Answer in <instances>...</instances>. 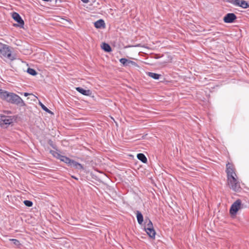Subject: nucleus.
Masks as SVG:
<instances>
[{
    "label": "nucleus",
    "mask_w": 249,
    "mask_h": 249,
    "mask_svg": "<svg viewBox=\"0 0 249 249\" xmlns=\"http://www.w3.org/2000/svg\"><path fill=\"white\" fill-rule=\"evenodd\" d=\"M0 56L9 61L16 60L17 55L13 52V49L6 44H3L0 48Z\"/></svg>",
    "instance_id": "nucleus-1"
},
{
    "label": "nucleus",
    "mask_w": 249,
    "mask_h": 249,
    "mask_svg": "<svg viewBox=\"0 0 249 249\" xmlns=\"http://www.w3.org/2000/svg\"><path fill=\"white\" fill-rule=\"evenodd\" d=\"M227 180L228 185L231 189L235 192L239 191L241 189L240 183L237 180L236 176L229 177Z\"/></svg>",
    "instance_id": "nucleus-2"
},
{
    "label": "nucleus",
    "mask_w": 249,
    "mask_h": 249,
    "mask_svg": "<svg viewBox=\"0 0 249 249\" xmlns=\"http://www.w3.org/2000/svg\"><path fill=\"white\" fill-rule=\"evenodd\" d=\"M7 102L16 104L20 107L25 106V103L23 100L18 95L12 92Z\"/></svg>",
    "instance_id": "nucleus-3"
},
{
    "label": "nucleus",
    "mask_w": 249,
    "mask_h": 249,
    "mask_svg": "<svg viewBox=\"0 0 249 249\" xmlns=\"http://www.w3.org/2000/svg\"><path fill=\"white\" fill-rule=\"evenodd\" d=\"M13 122V118L4 115H0V126L2 127H7Z\"/></svg>",
    "instance_id": "nucleus-4"
},
{
    "label": "nucleus",
    "mask_w": 249,
    "mask_h": 249,
    "mask_svg": "<svg viewBox=\"0 0 249 249\" xmlns=\"http://www.w3.org/2000/svg\"><path fill=\"white\" fill-rule=\"evenodd\" d=\"M241 205V201L239 199L236 200L231 205L230 209L231 214H235L240 209Z\"/></svg>",
    "instance_id": "nucleus-5"
},
{
    "label": "nucleus",
    "mask_w": 249,
    "mask_h": 249,
    "mask_svg": "<svg viewBox=\"0 0 249 249\" xmlns=\"http://www.w3.org/2000/svg\"><path fill=\"white\" fill-rule=\"evenodd\" d=\"M12 17L18 23V26L22 28L23 27L24 22L18 13L13 12Z\"/></svg>",
    "instance_id": "nucleus-6"
},
{
    "label": "nucleus",
    "mask_w": 249,
    "mask_h": 249,
    "mask_svg": "<svg viewBox=\"0 0 249 249\" xmlns=\"http://www.w3.org/2000/svg\"><path fill=\"white\" fill-rule=\"evenodd\" d=\"M226 173L227 174V178L236 176L233 165L230 163L226 165Z\"/></svg>",
    "instance_id": "nucleus-7"
},
{
    "label": "nucleus",
    "mask_w": 249,
    "mask_h": 249,
    "mask_svg": "<svg viewBox=\"0 0 249 249\" xmlns=\"http://www.w3.org/2000/svg\"><path fill=\"white\" fill-rule=\"evenodd\" d=\"M236 18L234 14L228 13L224 17L223 20L225 23H232Z\"/></svg>",
    "instance_id": "nucleus-8"
},
{
    "label": "nucleus",
    "mask_w": 249,
    "mask_h": 249,
    "mask_svg": "<svg viewBox=\"0 0 249 249\" xmlns=\"http://www.w3.org/2000/svg\"><path fill=\"white\" fill-rule=\"evenodd\" d=\"M53 155L58 159H59L61 161H62L70 165L71 161V160L70 158L66 156H62L57 152H55V154Z\"/></svg>",
    "instance_id": "nucleus-9"
},
{
    "label": "nucleus",
    "mask_w": 249,
    "mask_h": 249,
    "mask_svg": "<svg viewBox=\"0 0 249 249\" xmlns=\"http://www.w3.org/2000/svg\"><path fill=\"white\" fill-rule=\"evenodd\" d=\"M11 92H8L7 91L3 90L0 89V97L7 101Z\"/></svg>",
    "instance_id": "nucleus-10"
},
{
    "label": "nucleus",
    "mask_w": 249,
    "mask_h": 249,
    "mask_svg": "<svg viewBox=\"0 0 249 249\" xmlns=\"http://www.w3.org/2000/svg\"><path fill=\"white\" fill-rule=\"evenodd\" d=\"M76 90L77 91H78L79 92H80V93H81L84 95L89 96V95H90L91 94V91L90 90H89V89L86 90V89H85L81 87L76 88Z\"/></svg>",
    "instance_id": "nucleus-11"
},
{
    "label": "nucleus",
    "mask_w": 249,
    "mask_h": 249,
    "mask_svg": "<svg viewBox=\"0 0 249 249\" xmlns=\"http://www.w3.org/2000/svg\"><path fill=\"white\" fill-rule=\"evenodd\" d=\"M145 231L151 238H155L156 232L154 228H145Z\"/></svg>",
    "instance_id": "nucleus-12"
},
{
    "label": "nucleus",
    "mask_w": 249,
    "mask_h": 249,
    "mask_svg": "<svg viewBox=\"0 0 249 249\" xmlns=\"http://www.w3.org/2000/svg\"><path fill=\"white\" fill-rule=\"evenodd\" d=\"M94 26L96 28H101L105 27V22L103 19H99L94 23Z\"/></svg>",
    "instance_id": "nucleus-13"
},
{
    "label": "nucleus",
    "mask_w": 249,
    "mask_h": 249,
    "mask_svg": "<svg viewBox=\"0 0 249 249\" xmlns=\"http://www.w3.org/2000/svg\"><path fill=\"white\" fill-rule=\"evenodd\" d=\"M136 214H137V221H138V223L139 224H142V222H143V218L142 214L139 211H137Z\"/></svg>",
    "instance_id": "nucleus-14"
},
{
    "label": "nucleus",
    "mask_w": 249,
    "mask_h": 249,
    "mask_svg": "<svg viewBox=\"0 0 249 249\" xmlns=\"http://www.w3.org/2000/svg\"><path fill=\"white\" fill-rule=\"evenodd\" d=\"M137 158L143 163H146L147 160L145 156L142 153L137 154Z\"/></svg>",
    "instance_id": "nucleus-15"
},
{
    "label": "nucleus",
    "mask_w": 249,
    "mask_h": 249,
    "mask_svg": "<svg viewBox=\"0 0 249 249\" xmlns=\"http://www.w3.org/2000/svg\"><path fill=\"white\" fill-rule=\"evenodd\" d=\"M101 48L107 52H109L111 51L110 46L106 43H103L101 45Z\"/></svg>",
    "instance_id": "nucleus-16"
},
{
    "label": "nucleus",
    "mask_w": 249,
    "mask_h": 249,
    "mask_svg": "<svg viewBox=\"0 0 249 249\" xmlns=\"http://www.w3.org/2000/svg\"><path fill=\"white\" fill-rule=\"evenodd\" d=\"M147 74L149 76L152 77V78H153L154 79H156V80L159 79L160 76V74H157L156 73H154V72H147Z\"/></svg>",
    "instance_id": "nucleus-17"
},
{
    "label": "nucleus",
    "mask_w": 249,
    "mask_h": 249,
    "mask_svg": "<svg viewBox=\"0 0 249 249\" xmlns=\"http://www.w3.org/2000/svg\"><path fill=\"white\" fill-rule=\"evenodd\" d=\"M238 6L245 9L249 7V5L246 1L240 0L239 5Z\"/></svg>",
    "instance_id": "nucleus-18"
},
{
    "label": "nucleus",
    "mask_w": 249,
    "mask_h": 249,
    "mask_svg": "<svg viewBox=\"0 0 249 249\" xmlns=\"http://www.w3.org/2000/svg\"><path fill=\"white\" fill-rule=\"evenodd\" d=\"M227 1L234 5L238 6L239 5L240 0H227Z\"/></svg>",
    "instance_id": "nucleus-19"
},
{
    "label": "nucleus",
    "mask_w": 249,
    "mask_h": 249,
    "mask_svg": "<svg viewBox=\"0 0 249 249\" xmlns=\"http://www.w3.org/2000/svg\"><path fill=\"white\" fill-rule=\"evenodd\" d=\"M27 72L29 74L32 75L33 76H35V75H36L37 74V72H36V71L34 69H32V68H28V69L27 70Z\"/></svg>",
    "instance_id": "nucleus-20"
},
{
    "label": "nucleus",
    "mask_w": 249,
    "mask_h": 249,
    "mask_svg": "<svg viewBox=\"0 0 249 249\" xmlns=\"http://www.w3.org/2000/svg\"><path fill=\"white\" fill-rule=\"evenodd\" d=\"M9 240L12 242L13 244L17 247H19L21 245L19 241L16 239H10Z\"/></svg>",
    "instance_id": "nucleus-21"
},
{
    "label": "nucleus",
    "mask_w": 249,
    "mask_h": 249,
    "mask_svg": "<svg viewBox=\"0 0 249 249\" xmlns=\"http://www.w3.org/2000/svg\"><path fill=\"white\" fill-rule=\"evenodd\" d=\"M70 165L76 168L77 166L79 165V163H78L73 160H71Z\"/></svg>",
    "instance_id": "nucleus-22"
},
{
    "label": "nucleus",
    "mask_w": 249,
    "mask_h": 249,
    "mask_svg": "<svg viewBox=\"0 0 249 249\" xmlns=\"http://www.w3.org/2000/svg\"><path fill=\"white\" fill-rule=\"evenodd\" d=\"M23 202H24V204L26 206H28V207H31V206H32V205L33 204V202L30 200H24Z\"/></svg>",
    "instance_id": "nucleus-23"
},
{
    "label": "nucleus",
    "mask_w": 249,
    "mask_h": 249,
    "mask_svg": "<svg viewBox=\"0 0 249 249\" xmlns=\"http://www.w3.org/2000/svg\"><path fill=\"white\" fill-rule=\"evenodd\" d=\"M145 228H153V224L150 220H148V223L147 225L145 226Z\"/></svg>",
    "instance_id": "nucleus-24"
},
{
    "label": "nucleus",
    "mask_w": 249,
    "mask_h": 249,
    "mask_svg": "<svg viewBox=\"0 0 249 249\" xmlns=\"http://www.w3.org/2000/svg\"><path fill=\"white\" fill-rule=\"evenodd\" d=\"M40 106L42 107V108L45 110V111L47 112H49V113H50L51 111L45 106L42 103H40Z\"/></svg>",
    "instance_id": "nucleus-25"
},
{
    "label": "nucleus",
    "mask_w": 249,
    "mask_h": 249,
    "mask_svg": "<svg viewBox=\"0 0 249 249\" xmlns=\"http://www.w3.org/2000/svg\"><path fill=\"white\" fill-rule=\"evenodd\" d=\"M120 62H123V63H124V62H133V61H129V62H128V61L125 59V58H122L120 59Z\"/></svg>",
    "instance_id": "nucleus-26"
},
{
    "label": "nucleus",
    "mask_w": 249,
    "mask_h": 249,
    "mask_svg": "<svg viewBox=\"0 0 249 249\" xmlns=\"http://www.w3.org/2000/svg\"><path fill=\"white\" fill-rule=\"evenodd\" d=\"M76 169H83L84 168H83V166H82V165L80 163H79V166H77V167L76 168Z\"/></svg>",
    "instance_id": "nucleus-27"
},
{
    "label": "nucleus",
    "mask_w": 249,
    "mask_h": 249,
    "mask_svg": "<svg viewBox=\"0 0 249 249\" xmlns=\"http://www.w3.org/2000/svg\"><path fill=\"white\" fill-rule=\"evenodd\" d=\"M83 2L88 3L89 2V0H81Z\"/></svg>",
    "instance_id": "nucleus-28"
},
{
    "label": "nucleus",
    "mask_w": 249,
    "mask_h": 249,
    "mask_svg": "<svg viewBox=\"0 0 249 249\" xmlns=\"http://www.w3.org/2000/svg\"><path fill=\"white\" fill-rule=\"evenodd\" d=\"M28 95H29V93H27V92H25V93H24V95L25 96H27Z\"/></svg>",
    "instance_id": "nucleus-29"
},
{
    "label": "nucleus",
    "mask_w": 249,
    "mask_h": 249,
    "mask_svg": "<svg viewBox=\"0 0 249 249\" xmlns=\"http://www.w3.org/2000/svg\"><path fill=\"white\" fill-rule=\"evenodd\" d=\"M128 64H129V63H123V66H127V65H128Z\"/></svg>",
    "instance_id": "nucleus-30"
},
{
    "label": "nucleus",
    "mask_w": 249,
    "mask_h": 249,
    "mask_svg": "<svg viewBox=\"0 0 249 249\" xmlns=\"http://www.w3.org/2000/svg\"><path fill=\"white\" fill-rule=\"evenodd\" d=\"M2 45H3V44L0 43V45L2 46Z\"/></svg>",
    "instance_id": "nucleus-31"
}]
</instances>
